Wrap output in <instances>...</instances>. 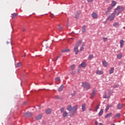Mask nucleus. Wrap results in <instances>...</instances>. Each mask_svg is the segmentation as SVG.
<instances>
[{
    "label": "nucleus",
    "mask_w": 125,
    "mask_h": 125,
    "mask_svg": "<svg viewBox=\"0 0 125 125\" xmlns=\"http://www.w3.org/2000/svg\"><path fill=\"white\" fill-rule=\"evenodd\" d=\"M78 107L79 105H78V104L74 105L73 107H72V105L70 104L67 105V110L69 112L70 117H73V116L76 114V112L78 110Z\"/></svg>",
    "instance_id": "nucleus-1"
},
{
    "label": "nucleus",
    "mask_w": 125,
    "mask_h": 125,
    "mask_svg": "<svg viewBox=\"0 0 125 125\" xmlns=\"http://www.w3.org/2000/svg\"><path fill=\"white\" fill-rule=\"evenodd\" d=\"M123 9H124V7H121L120 6H118L114 10L115 11V14L117 13V15H119L123 11Z\"/></svg>",
    "instance_id": "nucleus-2"
},
{
    "label": "nucleus",
    "mask_w": 125,
    "mask_h": 125,
    "mask_svg": "<svg viewBox=\"0 0 125 125\" xmlns=\"http://www.w3.org/2000/svg\"><path fill=\"white\" fill-rule=\"evenodd\" d=\"M82 86L83 87H84L85 89H86V90H88V89H90V84L86 82L82 83Z\"/></svg>",
    "instance_id": "nucleus-3"
},
{
    "label": "nucleus",
    "mask_w": 125,
    "mask_h": 125,
    "mask_svg": "<svg viewBox=\"0 0 125 125\" xmlns=\"http://www.w3.org/2000/svg\"><path fill=\"white\" fill-rule=\"evenodd\" d=\"M115 16H116V11H114L113 13H112L111 15L107 18L106 20L112 21L115 19Z\"/></svg>",
    "instance_id": "nucleus-4"
},
{
    "label": "nucleus",
    "mask_w": 125,
    "mask_h": 125,
    "mask_svg": "<svg viewBox=\"0 0 125 125\" xmlns=\"http://www.w3.org/2000/svg\"><path fill=\"white\" fill-rule=\"evenodd\" d=\"M91 15L92 17L94 18V19H97V18H98V15L95 12H93Z\"/></svg>",
    "instance_id": "nucleus-5"
},
{
    "label": "nucleus",
    "mask_w": 125,
    "mask_h": 125,
    "mask_svg": "<svg viewBox=\"0 0 125 125\" xmlns=\"http://www.w3.org/2000/svg\"><path fill=\"white\" fill-rule=\"evenodd\" d=\"M74 52H75V54H78L79 52H80V50H79V47L75 46L74 48Z\"/></svg>",
    "instance_id": "nucleus-6"
},
{
    "label": "nucleus",
    "mask_w": 125,
    "mask_h": 125,
    "mask_svg": "<svg viewBox=\"0 0 125 125\" xmlns=\"http://www.w3.org/2000/svg\"><path fill=\"white\" fill-rule=\"evenodd\" d=\"M111 10H112V7H109L105 12V15L106 16L109 15L110 14V12H111Z\"/></svg>",
    "instance_id": "nucleus-7"
},
{
    "label": "nucleus",
    "mask_w": 125,
    "mask_h": 125,
    "mask_svg": "<svg viewBox=\"0 0 125 125\" xmlns=\"http://www.w3.org/2000/svg\"><path fill=\"white\" fill-rule=\"evenodd\" d=\"M82 42H83V41L82 40H80L76 43L75 46H76L77 47H79V46H80L81 44H82Z\"/></svg>",
    "instance_id": "nucleus-8"
},
{
    "label": "nucleus",
    "mask_w": 125,
    "mask_h": 125,
    "mask_svg": "<svg viewBox=\"0 0 125 125\" xmlns=\"http://www.w3.org/2000/svg\"><path fill=\"white\" fill-rule=\"evenodd\" d=\"M79 67H82V68H85V67H86V64L85 63V62H82L81 64H80L79 65Z\"/></svg>",
    "instance_id": "nucleus-9"
},
{
    "label": "nucleus",
    "mask_w": 125,
    "mask_h": 125,
    "mask_svg": "<svg viewBox=\"0 0 125 125\" xmlns=\"http://www.w3.org/2000/svg\"><path fill=\"white\" fill-rule=\"evenodd\" d=\"M124 106V105L123 104H117V109H118L119 110H120V109H122V108H123V106Z\"/></svg>",
    "instance_id": "nucleus-10"
},
{
    "label": "nucleus",
    "mask_w": 125,
    "mask_h": 125,
    "mask_svg": "<svg viewBox=\"0 0 125 125\" xmlns=\"http://www.w3.org/2000/svg\"><path fill=\"white\" fill-rule=\"evenodd\" d=\"M112 115H113V114H112V113H108V114H107L105 116L104 118H105V119H107V118H110V117H112Z\"/></svg>",
    "instance_id": "nucleus-11"
},
{
    "label": "nucleus",
    "mask_w": 125,
    "mask_h": 125,
    "mask_svg": "<svg viewBox=\"0 0 125 125\" xmlns=\"http://www.w3.org/2000/svg\"><path fill=\"white\" fill-rule=\"evenodd\" d=\"M96 74H97V75H103V71H102V70H97Z\"/></svg>",
    "instance_id": "nucleus-12"
},
{
    "label": "nucleus",
    "mask_w": 125,
    "mask_h": 125,
    "mask_svg": "<svg viewBox=\"0 0 125 125\" xmlns=\"http://www.w3.org/2000/svg\"><path fill=\"white\" fill-rule=\"evenodd\" d=\"M95 93H96V90L94 89L92 91V96L91 97V98H93V97H94V96H95Z\"/></svg>",
    "instance_id": "nucleus-13"
},
{
    "label": "nucleus",
    "mask_w": 125,
    "mask_h": 125,
    "mask_svg": "<svg viewBox=\"0 0 125 125\" xmlns=\"http://www.w3.org/2000/svg\"><path fill=\"white\" fill-rule=\"evenodd\" d=\"M68 116V112L67 111H65L63 112L62 114V117L63 118H66Z\"/></svg>",
    "instance_id": "nucleus-14"
},
{
    "label": "nucleus",
    "mask_w": 125,
    "mask_h": 125,
    "mask_svg": "<svg viewBox=\"0 0 125 125\" xmlns=\"http://www.w3.org/2000/svg\"><path fill=\"white\" fill-rule=\"evenodd\" d=\"M82 111L83 112H84L85 111V104H83L82 105Z\"/></svg>",
    "instance_id": "nucleus-15"
},
{
    "label": "nucleus",
    "mask_w": 125,
    "mask_h": 125,
    "mask_svg": "<svg viewBox=\"0 0 125 125\" xmlns=\"http://www.w3.org/2000/svg\"><path fill=\"white\" fill-rule=\"evenodd\" d=\"M86 30V26L85 25H83L82 27V32L85 33Z\"/></svg>",
    "instance_id": "nucleus-16"
},
{
    "label": "nucleus",
    "mask_w": 125,
    "mask_h": 125,
    "mask_svg": "<svg viewBox=\"0 0 125 125\" xmlns=\"http://www.w3.org/2000/svg\"><path fill=\"white\" fill-rule=\"evenodd\" d=\"M63 88H64V85L63 84L61 85V86L59 88L58 91L60 92V91H62L63 90Z\"/></svg>",
    "instance_id": "nucleus-17"
},
{
    "label": "nucleus",
    "mask_w": 125,
    "mask_h": 125,
    "mask_svg": "<svg viewBox=\"0 0 125 125\" xmlns=\"http://www.w3.org/2000/svg\"><path fill=\"white\" fill-rule=\"evenodd\" d=\"M46 114H49L51 113V108H48L46 109L45 111Z\"/></svg>",
    "instance_id": "nucleus-18"
},
{
    "label": "nucleus",
    "mask_w": 125,
    "mask_h": 125,
    "mask_svg": "<svg viewBox=\"0 0 125 125\" xmlns=\"http://www.w3.org/2000/svg\"><path fill=\"white\" fill-rule=\"evenodd\" d=\"M125 43V41L122 40L120 41V47L122 48L123 47V45H124Z\"/></svg>",
    "instance_id": "nucleus-19"
},
{
    "label": "nucleus",
    "mask_w": 125,
    "mask_h": 125,
    "mask_svg": "<svg viewBox=\"0 0 125 125\" xmlns=\"http://www.w3.org/2000/svg\"><path fill=\"white\" fill-rule=\"evenodd\" d=\"M121 117V114L120 113H118L116 114V115L114 116V119H118Z\"/></svg>",
    "instance_id": "nucleus-20"
},
{
    "label": "nucleus",
    "mask_w": 125,
    "mask_h": 125,
    "mask_svg": "<svg viewBox=\"0 0 125 125\" xmlns=\"http://www.w3.org/2000/svg\"><path fill=\"white\" fill-rule=\"evenodd\" d=\"M116 4H117V1H112L111 2V7H114V6H115V5H116Z\"/></svg>",
    "instance_id": "nucleus-21"
},
{
    "label": "nucleus",
    "mask_w": 125,
    "mask_h": 125,
    "mask_svg": "<svg viewBox=\"0 0 125 125\" xmlns=\"http://www.w3.org/2000/svg\"><path fill=\"white\" fill-rule=\"evenodd\" d=\"M103 64L104 67H107V66H108V62H106V61H103Z\"/></svg>",
    "instance_id": "nucleus-22"
},
{
    "label": "nucleus",
    "mask_w": 125,
    "mask_h": 125,
    "mask_svg": "<svg viewBox=\"0 0 125 125\" xmlns=\"http://www.w3.org/2000/svg\"><path fill=\"white\" fill-rule=\"evenodd\" d=\"M62 52H69L70 51V49H64L63 50H62Z\"/></svg>",
    "instance_id": "nucleus-23"
},
{
    "label": "nucleus",
    "mask_w": 125,
    "mask_h": 125,
    "mask_svg": "<svg viewBox=\"0 0 125 125\" xmlns=\"http://www.w3.org/2000/svg\"><path fill=\"white\" fill-rule=\"evenodd\" d=\"M94 57L93 56V54H91L88 56V59H89V60H91V59H92V58H93Z\"/></svg>",
    "instance_id": "nucleus-24"
},
{
    "label": "nucleus",
    "mask_w": 125,
    "mask_h": 125,
    "mask_svg": "<svg viewBox=\"0 0 125 125\" xmlns=\"http://www.w3.org/2000/svg\"><path fill=\"white\" fill-rule=\"evenodd\" d=\"M103 114V109H101L98 114L99 117H101V116H102Z\"/></svg>",
    "instance_id": "nucleus-25"
},
{
    "label": "nucleus",
    "mask_w": 125,
    "mask_h": 125,
    "mask_svg": "<svg viewBox=\"0 0 125 125\" xmlns=\"http://www.w3.org/2000/svg\"><path fill=\"white\" fill-rule=\"evenodd\" d=\"M42 114H40L39 115H38L36 118V120H41V119H42Z\"/></svg>",
    "instance_id": "nucleus-26"
},
{
    "label": "nucleus",
    "mask_w": 125,
    "mask_h": 125,
    "mask_svg": "<svg viewBox=\"0 0 125 125\" xmlns=\"http://www.w3.org/2000/svg\"><path fill=\"white\" fill-rule=\"evenodd\" d=\"M84 49V44H82V46L80 47V51H83Z\"/></svg>",
    "instance_id": "nucleus-27"
},
{
    "label": "nucleus",
    "mask_w": 125,
    "mask_h": 125,
    "mask_svg": "<svg viewBox=\"0 0 125 125\" xmlns=\"http://www.w3.org/2000/svg\"><path fill=\"white\" fill-rule=\"evenodd\" d=\"M117 57L118 59H121V58H122V57H123V55H122V54H119L117 55Z\"/></svg>",
    "instance_id": "nucleus-28"
},
{
    "label": "nucleus",
    "mask_w": 125,
    "mask_h": 125,
    "mask_svg": "<svg viewBox=\"0 0 125 125\" xmlns=\"http://www.w3.org/2000/svg\"><path fill=\"white\" fill-rule=\"evenodd\" d=\"M12 18H16V17L18 15V14L16 13H13L12 14Z\"/></svg>",
    "instance_id": "nucleus-29"
},
{
    "label": "nucleus",
    "mask_w": 125,
    "mask_h": 125,
    "mask_svg": "<svg viewBox=\"0 0 125 125\" xmlns=\"http://www.w3.org/2000/svg\"><path fill=\"white\" fill-rule=\"evenodd\" d=\"M114 67H112L109 71V74H113L114 73Z\"/></svg>",
    "instance_id": "nucleus-30"
},
{
    "label": "nucleus",
    "mask_w": 125,
    "mask_h": 125,
    "mask_svg": "<svg viewBox=\"0 0 125 125\" xmlns=\"http://www.w3.org/2000/svg\"><path fill=\"white\" fill-rule=\"evenodd\" d=\"M117 26H119V22H116L113 24V27H117Z\"/></svg>",
    "instance_id": "nucleus-31"
},
{
    "label": "nucleus",
    "mask_w": 125,
    "mask_h": 125,
    "mask_svg": "<svg viewBox=\"0 0 125 125\" xmlns=\"http://www.w3.org/2000/svg\"><path fill=\"white\" fill-rule=\"evenodd\" d=\"M64 111H65V107H62L61 109V113H64Z\"/></svg>",
    "instance_id": "nucleus-32"
},
{
    "label": "nucleus",
    "mask_w": 125,
    "mask_h": 125,
    "mask_svg": "<svg viewBox=\"0 0 125 125\" xmlns=\"http://www.w3.org/2000/svg\"><path fill=\"white\" fill-rule=\"evenodd\" d=\"M99 106H100V105L98 104V105H97L95 109V112H97L98 109L99 108Z\"/></svg>",
    "instance_id": "nucleus-33"
},
{
    "label": "nucleus",
    "mask_w": 125,
    "mask_h": 125,
    "mask_svg": "<svg viewBox=\"0 0 125 125\" xmlns=\"http://www.w3.org/2000/svg\"><path fill=\"white\" fill-rule=\"evenodd\" d=\"M26 115H27V116H32V115H33V114H32V113H31L30 112H28L26 113Z\"/></svg>",
    "instance_id": "nucleus-34"
},
{
    "label": "nucleus",
    "mask_w": 125,
    "mask_h": 125,
    "mask_svg": "<svg viewBox=\"0 0 125 125\" xmlns=\"http://www.w3.org/2000/svg\"><path fill=\"white\" fill-rule=\"evenodd\" d=\"M60 57H61V54H60L59 56L57 57V59L52 60V61H56L58 59V58H60Z\"/></svg>",
    "instance_id": "nucleus-35"
},
{
    "label": "nucleus",
    "mask_w": 125,
    "mask_h": 125,
    "mask_svg": "<svg viewBox=\"0 0 125 125\" xmlns=\"http://www.w3.org/2000/svg\"><path fill=\"white\" fill-rule=\"evenodd\" d=\"M104 98H110V96H107V94L105 93L104 96Z\"/></svg>",
    "instance_id": "nucleus-36"
},
{
    "label": "nucleus",
    "mask_w": 125,
    "mask_h": 125,
    "mask_svg": "<svg viewBox=\"0 0 125 125\" xmlns=\"http://www.w3.org/2000/svg\"><path fill=\"white\" fill-rule=\"evenodd\" d=\"M76 66L75 65H72L71 66V70H74L75 69Z\"/></svg>",
    "instance_id": "nucleus-37"
},
{
    "label": "nucleus",
    "mask_w": 125,
    "mask_h": 125,
    "mask_svg": "<svg viewBox=\"0 0 125 125\" xmlns=\"http://www.w3.org/2000/svg\"><path fill=\"white\" fill-rule=\"evenodd\" d=\"M109 106H108V105H106V107L105 109V112H108V110H109Z\"/></svg>",
    "instance_id": "nucleus-38"
},
{
    "label": "nucleus",
    "mask_w": 125,
    "mask_h": 125,
    "mask_svg": "<svg viewBox=\"0 0 125 125\" xmlns=\"http://www.w3.org/2000/svg\"><path fill=\"white\" fill-rule=\"evenodd\" d=\"M55 80L56 82H59V81H60V78L59 77H57L56 78Z\"/></svg>",
    "instance_id": "nucleus-39"
},
{
    "label": "nucleus",
    "mask_w": 125,
    "mask_h": 125,
    "mask_svg": "<svg viewBox=\"0 0 125 125\" xmlns=\"http://www.w3.org/2000/svg\"><path fill=\"white\" fill-rule=\"evenodd\" d=\"M20 66H21V62H19L17 65V67H20Z\"/></svg>",
    "instance_id": "nucleus-40"
},
{
    "label": "nucleus",
    "mask_w": 125,
    "mask_h": 125,
    "mask_svg": "<svg viewBox=\"0 0 125 125\" xmlns=\"http://www.w3.org/2000/svg\"><path fill=\"white\" fill-rule=\"evenodd\" d=\"M103 40L104 42H107L108 41V39L106 38H103Z\"/></svg>",
    "instance_id": "nucleus-41"
},
{
    "label": "nucleus",
    "mask_w": 125,
    "mask_h": 125,
    "mask_svg": "<svg viewBox=\"0 0 125 125\" xmlns=\"http://www.w3.org/2000/svg\"><path fill=\"white\" fill-rule=\"evenodd\" d=\"M75 17L76 19H78V18H79V14L76 15Z\"/></svg>",
    "instance_id": "nucleus-42"
},
{
    "label": "nucleus",
    "mask_w": 125,
    "mask_h": 125,
    "mask_svg": "<svg viewBox=\"0 0 125 125\" xmlns=\"http://www.w3.org/2000/svg\"><path fill=\"white\" fill-rule=\"evenodd\" d=\"M54 17V15H53V14H50V17H51V18H53V17Z\"/></svg>",
    "instance_id": "nucleus-43"
},
{
    "label": "nucleus",
    "mask_w": 125,
    "mask_h": 125,
    "mask_svg": "<svg viewBox=\"0 0 125 125\" xmlns=\"http://www.w3.org/2000/svg\"><path fill=\"white\" fill-rule=\"evenodd\" d=\"M58 26L59 27V30H62L63 29V27H61V26H60V25H59Z\"/></svg>",
    "instance_id": "nucleus-44"
},
{
    "label": "nucleus",
    "mask_w": 125,
    "mask_h": 125,
    "mask_svg": "<svg viewBox=\"0 0 125 125\" xmlns=\"http://www.w3.org/2000/svg\"><path fill=\"white\" fill-rule=\"evenodd\" d=\"M88 2H92L93 0H87Z\"/></svg>",
    "instance_id": "nucleus-45"
},
{
    "label": "nucleus",
    "mask_w": 125,
    "mask_h": 125,
    "mask_svg": "<svg viewBox=\"0 0 125 125\" xmlns=\"http://www.w3.org/2000/svg\"><path fill=\"white\" fill-rule=\"evenodd\" d=\"M108 108H111L112 107V104H107V105Z\"/></svg>",
    "instance_id": "nucleus-46"
},
{
    "label": "nucleus",
    "mask_w": 125,
    "mask_h": 125,
    "mask_svg": "<svg viewBox=\"0 0 125 125\" xmlns=\"http://www.w3.org/2000/svg\"><path fill=\"white\" fill-rule=\"evenodd\" d=\"M55 98L56 99H59V97H58V96H56Z\"/></svg>",
    "instance_id": "nucleus-47"
},
{
    "label": "nucleus",
    "mask_w": 125,
    "mask_h": 125,
    "mask_svg": "<svg viewBox=\"0 0 125 125\" xmlns=\"http://www.w3.org/2000/svg\"><path fill=\"white\" fill-rule=\"evenodd\" d=\"M25 31H26V29H25V28L22 29V31L23 32H25Z\"/></svg>",
    "instance_id": "nucleus-48"
},
{
    "label": "nucleus",
    "mask_w": 125,
    "mask_h": 125,
    "mask_svg": "<svg viewBox=\"0 0 125 125\" xmlns=\"http://www.w3.org/2000/svg\"><path fill=\"white\" fill-rule=\"evenodd\" d=\"M95 125H98V123L97 122H95Z\"/></svg>",
    "instance_id": "nucleus-49"
},
{
    "label": "nucleus",
    "mask_w": 125,
    "mask_h": 125,
    "mask_svg": "<svg viewBox=\"0 0 125 125\" xmlns=\"http://www.w3.org/2000/svg\"><path fill=\"white\" fill-rule=\"evenodd\" d=\"M49 47V46H47V45L46 46V48H48Z\"/></svg>",
    "instance_id": "nucleus-50"
},
{
    "label": "nucleus",
    "mask_w": 125,
    "mask_h": 125,
    "mask_svg": "<svg viewBox=\"0 0 125 125\" xmlns=\"http://www.w3.org/2000/svg\"><path fill=\"white\" fill-rule=\"evenodd\" d=\"M41 108H42V107L39 106V109H41Z\"/></svg>",
    "instance_id": "nucleus-51"
},
{
    "label": "nucleus",
    "mask_w": 125,
    "mask_h": 125,
    "mask_svg": "<svg viewBox=\"0 0 125 125\" xmlns=\"http://www.w3.org/2000/svg\"><path fill=\"white\" fill-rule=\"evenodd\" d=\"M23 57H26V55H24L23 56Z\"/></svg>",
    "instance_id": "nucleus-52"
},
{
    "label": "nucleus",
    "mask_w": 125,
    "mask_h": 125,
    "mask_svg": "<svg viewBox=\"0 0 125 125\" xmlns=\"http://www.w3.org/2000/svg\"><path fill=\"white\" fill-rule=\"evenodd\" d=\"M72 75H75V73H72Z\"/></svg>",
    "instance_id": "nucleus-53"
},
{
    "label": "nucleus",
    "mask_w": 125,
    "mask_h": 125,
    "mask_svg": "<svg viewBox=\"0 0 125 125\" xmlns=\"http://www.w3.org/2000/svg\"><path fill=\"white\" fill-rule=\"evenodd\" d=\"M123 28L125 30V26H124V27H123Z\"/></svg>",
    "instance_id": "nucleus-54"
},
{
    "label": "nucleus",
    "mask_w": 125,
    "mask_h": 125,
    "mask_svg": "<svg viewBox=\"0 0 125 125\" xmlns=\"http://www.w3.org/2000/svg\"><path fill=\"white\" fill-rule=\"evenodd\" d=\"M111 125H115V124H111Z\"/></svg>",
    "instance_id": "nucleus-55"
},
{
    "label": "nucleus",
    "mask_w": 125,
    "mask_h": 125,
    "mask_svg": "<svg viewBox=\"0 0 125 125\" xmlns=\"http://www.w3.org/2000/svg\"><path fill=\"white\" fill-rule=\"evenodd\" d=\"M7 44H8V42H7Z\"/></svg>",
    "instance_id": "nucleus-56"
},
{
    "label": "nucleus",
    "mask_w": 125,
    "mask_h": 125,
    "mask_svg": "<svg viewBox=\"0 0 125 125\" xmlns=\"http://www.w3.org/2000/svg\"><path fill=\"white\" fill-rule=\"evenodd\" d=\"M89 110H90V111H91V109H90Z\"/></svg>",
    "instance_id": "nucleus-57"
},
{
    "label": "nucleus",
    "mask_w": 125,
    "mask_h": 125,
    "mask_svg": "<svg viewBox=\"0 0 125 125\" xmlns=\"http://www.w3.org/2000/svg\"><path fill=\"white\" fill-rule=\"evenodd\" d=\"M12 30H13V28L12 27Z\"/></svg>",
    "instance_id": "nucleus-58"
}]
</instances>
